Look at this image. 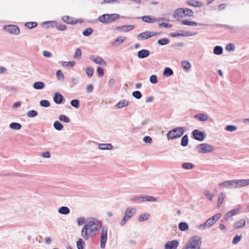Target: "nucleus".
<instances>
[{
    "mask_svg": "<svg viewBox=\"0 0 249 249\" xmlns=\"http://www.w3.org/2000/svg\"><path fill=\"white\" fill-rule=\"evenodd\" d=\"M178 228L181 231H185L189 229V226L186 222H180L178 224Z\"/></svg>",
    "mask_w": 249,
    "mask_h": 249,
    "instance_id": "nucleus-33",
    "label": "nucleus"
},
{
    "mask_svg": "<svg viewBox=\"0 0 249 249\" xmlns=\"http://www.w3.org/2000/svg\"><path fill=\"white\" fill-rule=\"evenodd\" d=\"M178 243L176 240L168 241L165 245V249H177Z\"/></svg>",
    "mask_w": 249,
    "mask_h": 249,
    "instance_id": "nucleus-13",
    "label": "nucleus"
},
{
    "mask_svg": "<svg viewBox=\"0 0 249 249\" xmlns=\"http://www.w3.org/2000/svg\"><path fill=\"white\" fill-rule=\"evenodd\" d=\"M132 96L137 99H140L142 97V94L140 91L136 90L132 92Z\"/></svg>",
    "mask_w": 249,
    "mask_h": 249,
    "instance_id": "nucleus-52",
    "label": "nucleus"
},
{
    "mask_svg": "<svg viewBox=\"0 0 249 249\" xmlns=\"http://www.w3.org/2000/svg\"><path fill=\"white\" fill-rule=\"evenodd\" d=\"M197 148L198 151L202 153H210L214 150L213 146L207 143L199 144L197 146Z\"/></svg>",
    "mask_w": 249,
    "mask_h": 249,
    "instance_id": "nucleus-7",
    "label": "nucleus"
},
{
    "mask_svg": "<svg viewBox=\"0 0 249 249\" xmlns=\"http://www.w3.org/2000/svg\"><path fill=\"white\" fill-rule=\"evenodd\" d=\"M112 148V145L110 143H102L99 145V148L101 150H110Z\"/></svg>",
    "mask_w": 249,
    "mask_h": 249,
    "instance_id": "nucleus-31",
    "label": "nucleus"
},
{
    "mask_svg": "<svg viewBox=\"0 0 249 249\" xmlns=\"http://www.w3.org/2000/svg\"><path fill=\"white\" fill-rule=\"evenodd\" d=\"M120 18V15L117 14H104L98 18V20L102 23L108 24Z\"/></svg>",
    "mask_w": 249,
    "mask_h": 249,
    "instance_id": "nucleus-3",
    "label": "nucleus"
},
{
    "mask_svg": "<svg viewBox=\"0 0 249 249\" xmlns=\"http://www.w3.org/2000/svg\"><path fill=\"white\" fill-rule=\"evenodd\" d=\"M241 209V207H239L237 208L234 209L228 213H227L225 215V219L227 220L229 218L235 215Z\"/></svg>",
    "mask_w": 249,
    "mask_h": 249,
    "instance_id": "nucleus-20",
    "label": "nucleus"
},
{
    "mask_svg": "<svg viewBox=\"0 0 249 249\" xmlns=\"http://www.w3.org/2000/svg\"><path fill=\"white\" fill-rule=\"evenodd\" d=\"M89 58L94 62L97 64H99L104 66L107 65V63L102 58L95 55H90Z\"/></svg>",
    "mask_w": 249,
    "mask_h": 249,
    "instance_id": "nucleus-11",
    "label": "nucleus"
},
{
    "mask_svg": "<svg viewBox=\"0 0 249 249\" xmlns=\"http://www.w3.org/2000/svg\"><path fill=\"white\" fill-rule=\"evenodd\" d=\"M236 188H240L249 185V179H235Z\"/></svg>",
    "mask_w": 249,
    "mask_h": 249,
    "instance_id": "nucleus-14",
    "label": "nucleus"
},
{
    "mask_svg": "<svg viewBox=\"0 0 249 249\" xmlns=\"http://www.w3.org/2000/svg\"><path fill=\"white\" fill-rule=\"evenodd\" d=\"M142 21L148 22L153 23L157 21V19L155 18H152L150 16H144L142 17Z\"/></svg>",
    "mask_w": 249,
    "mask_h": 249,
    "instance_id": "nucleus-26",
    "label": "nucleus"
},
{
    "mask_svg": "<svg viewBox=\"0 0 249 249\" xmlns=\"http://www.w3.org/2000/svg\"><path fill=\"white\" fill-rule=\"evenodd\" d=\"M84 242L82 239H79L77 242V247L78 249H83Z\"/></svg>",
    "mask_w": 249,
    "mask_h": 249,
    "instance_id": "nucleus-64",
    "label": "nucleus"
},
{
    "mask_svg": "<svg viewBox=\"0 0 249 249\" xmlns=\"http://www.w3.org/2000/svg\"><path fill=\"white\" fill-rule=\"evenodd\" d=\"M82 55L81 50L80 48H78L76 49L75 52L74 54V58H79Z\"/></svg>",
    "mask_w": 249,
    "mask_h": 249,
    "instance_id": "nucleus-62",
    "label": "nucleus"
},
{
    "mask_svg": "<svg viewBox=\"0 0 249 249\" xmlns=\"http://www.w3.org/2000/svg\"><path fill=\"white\" fill-rule=\"evenodd\" d=\"M194 118L200 121H205L208 120V116L205 114H198L195 115Z\"/></svg>",
    "mask_w": 249,
    "mask_h": 249,
    "instance_id": "nucleus-28",
    "label": "nucleus"
},
{
    "mask_svg": "<svg viewBox=\"0 0 249 249\" xmlns=\"http://www.w3.org/2000/svg\"><path fill=\"white\" fill-rule=\"evenodd\" d=\"M135 25H123L116 27V29L119 30H122L125 32H128L135 28Z\"/></svg>",
    "mask_w": 249,
    "mask_h": 249,
    "instance_id": "nucleus-22",
    "label": "nucleus"
},
{
    "mask_svg": "<svg viewBox=\"0 0 249 249\" xmlns=\"http://www.w3.org/2000/svg\"><path fill=\"white\" fill-rule=\"evenodd\" d=\"M61 19L65 23L71 25L75 24L78 22L77 20H73V18L68 16H64L62 17Z\"/></svg>",
    "mask_w": 249,
    "mask_h": 249,
    "instance_id": "nucleus-16",
    "label": "nucleus"
},
{
    "mask_svg": "<svg viewBox=\"0 0 249 249\" xmlns=\"http://www.w3.org/2000/svg\"><path fill=\"white\" fill-rule=\"evenodd\" d=\"M223 48L219 46H216L213 49V53L217 55H220L223 53Z\"/></svg>",
    "mask_w": 249,
    "mask_h": 249,
    "instance_id": "nucleus-36",
    "label": "nucleus"
},
{
    "mask_svg": "<svg viewBox=\"0 0 249 249\" xmlns=\"http://www.w3.org/2000/svg\"><path fill=\"white\" fill-rule=\"evenodd\" d=\"M187 4L195 7H201L203 6V3L196 0H189L186 2Z\"/></svg>",
    "mask_w": 249,
    "mask_h": 249,
    "instance_id": "nucleus-17",
    "label": "nucleus"
},
{
    "mask_svg": "<svg viewBox=\"0 0 249 249\" xmlns=\"http://www.w3.org/2000/svg\"><path fill=\"white\" fill-rule=\"evenodd\" d=\"M63 100V96L59 92H56L54 94L53 101L56 104H60Z\"/></svg>",
    "mask_w": 249,
    "mask_h": 249,
    "instance_id": "nucleus-18",
    "label": "nucleus"
},
{
    "mask_svg": "<svg viewBox=\"0 0 249 249\" xmlns=\"http://www.w3.org/2000/svg\"><path fill=\"white\" fill-rule=\"evenodd\" d=\"M183 12V8H178L175 11L174 17L176 18H182L184 16Z\"/></svg>",
    "mask_w": 249,
    "mask_h": 249,
    "instance_id": "nucleus-23",
    "label": "nucleus"
},
{
    "mask_svg": "<svg viewBox=\"0 0 249 249\" xmlns=\"http://www.w3.org/2000/svg\"><path fill=\"white\" fill-rule=\"evenodd\" d=\"M131 200L135 201L136 203H140L144 201V196H136L131 199Z\"/></svg>",
    "mask_w": 249,
    "mask_h": 249,
    "instance_id": "nucleus-44",
    "label": "nucleus"
},
{
    "mask_svg": "<svg viewBox=\"0 0 249 249\" xmlns=\"http://www.w3.org/2000/svg\"><path fill=\"white\" fill-rule=\"evenodd\" d=\"M150 216V214L148 213H142L139 217V221L140 222H143L147 220Z\"/></svg>",
    "mask_w": 249,
    "mask_h": 249,
    "instance_id": "nucleus-42",
    "label": "nucleus"
},
{
    "mask_svg": "<svg viewBox=\"0 0 249 249\" xmlns=\"http://www.w3.org/2000/svg\"><path fill=\"white\" fill-rule=\"evenodd\" d=\"M246 224V221L244 219H241L233 223V227L235 229H240L243 228Z\"/></svg>",
    "mask_w": 249,
    "mask_h": 249,
    "instance_id": "nucleus-21",
    "label": "nucleus"
},
{
    "mask_svg": "<svg viewBox=\"0 0 249 249\" xmlns=\"http://www.w3.org/2000/svg\"><path fill=\"white\" fill-rule=\"evenodd\" d=\"M242 237V236L241 235H238L237 234L233 239L232 242V244H237V243H238L240 241Z\"/></svg>",
    "mask_w": 249,
    "mask_h": 249,
    "instance_id": "nucleus-55",
    "label": "nucleus"
},
{
    "mask_svg": "<svg viewBox=\"0 0 249 249\" xmlns=\"http://www.w3.org/2000/svg\"><path fill=\"white\" fill-rule=\"evenodd\" d=\"M45 83L41 81L36 82L34 83L33 87L36 89H42L45 88Z\"/></svg>",
    "mask_w": 249,
    "mask_h": 249,
    "instance_id": "nucleus-24",
    "label": "nucleus"
},
{
    "mask_svg": "<svg viewBox=\"0 0 249 249\" xmlns=\"http://www.w3.org/2000/svg\"><path fill=\"white\" fill-rule=\"evenodd\" d=\"M219 185L227 188H236L235 179L225 181L220 183Z\"/></svg>",
    "mask_w": 249,
    "mask_h": 249,
    "instance_id": "nucleus-9",
    "label": "nucleus"
},
{
    "mask_svg": "<svg viewBox=\"0 0 249 249\" xmlns=\"http://www.w3.org/2000/svg\"><path fill=\"white\" fill-rule=\"evenodd\" d=\"M203 193L206 198L210 201L212 200L213 197V195L211 194L210 191L208 189H205Z\"/></svg>",
    "mask_w": 249,
    "mask_h": 249,
    "instance_id": "nucleus-34",
    "label": "nucleus"
},
{
    "mask_svg": "<svg viewBox=\"0 0 249 249\" xmlns=\"http://www.w3.org/2000/svg\"><path fill=\"white\" fill-rule=\"evenodd\" d=\"M184 133V129L182 127H178L169 131L167 134V137L169 139H175L182 136Z\"/></svg>",
    "mask_w": 249,
    "mask_h": 249,
    "instance_id": "nucleus-5",
    "label": "nucleus"
},
{
    "mask_svg": "<svg viewBox=\"0 0 249 249\" xmlns=\"http://www.w3.org/2000/svg\"><path fill=\"white\" fill-rule=\"evenodd\" d=\"M86 222V219L84 217H80L77 219V223L78 226H81L83 224H85Z\"/></svg>",
    "mask_w": 249,
    "mask_h": 249,
    "instance_id": "nucleus-54",
    "label": "nucleus"
},
{
    "mask_svg": "<svg viewBox=\"0 0 249 249\" xmlns=\"http://www.w3.org/2000/svg\"><path fill=\"white\" fill-rule=\"evenodd\" d=\"M3 29L7 31L9 34L18 35L20 33L18 27L15 25H8L3 26Z\"/></svg>",
    "mask_w": 249,
    "mask_h": 249,
    "instance_id": "nucleus-8",
    "label": "nucleus"
},
{
    "mask_svg": "<svg viewBox=\"0 0 249 249\" xmlns=\"http://www.w3.org/2000/svg\"><path fill=\"white\" fill-rule=\"evenodd\" d=\"M173 74V70L169 68H166L163 71V75L165 76L168 77Z\"/></svg>",
    "mask_w": 249,
    "mask_h": 249,
    "instance_id": "nucleus-41",
    "label": "nucleus"
},
{
    "mask_svg": "<svg viewBox=\"0 0 249 249\" xmlns=\"http://www.w3.org/2000/svg\"><path fill=\"white\" fill-rule=\"evenodd\" d=\"M40 105L42 107H48L50 106V103L47 100H43L40 101Z\"/></svg>",
    "mask_w": 249,
    "mask_h": 249,
    "instance_id": "nucleus-53",
    "label": "nucleus"
},
{
    "mask_svg": "<svg viewBox=\"0 0 249 249\" xmlns=\"http://www.w3.org/2000/svg\"><path fill=\"white\" fill-rule=\"evenodd\" d=\"M136 209L132 207H128L126 209L124 213V215L120 222V225L123 226L124 225L126 222L133 216V215L136 213Z\"/></svg>",
    "mask_w": 249,
    "mask_h": 249,
    "instance_id": "nucleus-6",
    "label": "nucleus"
},
{
    "mask_svg": "<svg viewBox=\"0 0 249 249\" xmlns=\"http://www.w3.org/2000/svg\"><path fill=\"white\" fill-rule=\"evenodd\" d=\"M156 199L153 196H144V201H155Z\"/></svg>",
    "mask_w": 249,
    "mask_h": 249,
    "instance_id": "nucleus-61",
    "label": "nucleus"
},
{
    "mask_svg": "<svg viewBox=\"0 0 249 249\" xmlns=\"http://www.w3.org/2000/svg\"><path fill=\"white\" fill-rule=\"evenodd\" d=\"M75 65L74 61H62V66L66 68H71L73 67Z\"/></svg>",
    "mask_w": 249,
    "mask_h": 249,
    "instance_id": "nucleus-35",
    "label": "nucleus"
},
{
    "mask_svg": "<svg viewBox=\"0 0 249 249\" xmlns=\"http://www.w3.org/2000/svg\"><path fill=\"white\" fill-rule=\"evenodd\" d=\"M9 126L14 130H19L21 128V125L18 123H12L10 124Z\"/></svg>",
    "mask_w": 249,
    "mask_h": 249,
    "instance_id": "nucleus-37",
    "label": "nucleus"
},
{
    "mask_svg": "<svg viewBox=\"0 0 249 249\" xmlns=\"http://www.w3.org/2000/svg\"><path fill=\"white\" fill-rule=\"evenodd\" d=\"M38 114V113L36 111L32 110L28 112L27 115L29 117H36Z\"/></svg>",
    "mask_w": 249,
    "mask_h": 249,
    "instance_id": "nucleus-59",
    "label": "nucleus"
},
{
    "mask_svg": "<svg viewBox=\"0 0 249 249\" xmlns=\"http://www.w3.org/2000/svg\"><path fill=\"white\" fill-rule=\"evenodd\" d=\"M192 134L194 138L198 141L201 142L204 139V133L198 129L193 130Z\"/></svg>",
    "mask_w": 249,
    "mask_h": 249,
    "instance_id": "nucleus-10",
    "label": "nucleus"
},
{
    "mask_svg": "<svg viewBox=\"0 0 249 249\" xmlns=\"http://www.w3.org/2000/svg\"><path fill=\"white\" fill-rule=\"evenodd\" d=\"M86 74L87 75L90 77L92 76L93 73V69L92 67H88L86 69Z\"/></svg>",
    "mask_w": 249,
    "mask_h": 249,
    "instance_id": "nucleus-60",
    "label": "nucleus"
},
{
    "mask_svg": "<svg viewBox=\"0 0 249 249\" xmlns=\"http://www.w3.org/2000/svg\"><path fill=\"white\" fill-rule=\"evenodd\" d=\"M59 213L61 214H68L70 212V209L66 206H62L58 210Z\"/></svg>",
    "mask_w": 249,
    "mask_h": 249,
    "instance_id": "nucleus-29",
    "label": "nucleus"
},
{
    "mask_svg": "<svg viewBox=\"0 0 249 249\" xmlns=\"http://www.w3.org/2000/svg\"><path fill=\"white\" fill-rule=\"evenodd\" d=\"M194 165L193 163L190 162H184L182 164V167L183 169L190 170L194 168Z\"/></svg>",
    "mask_w": 249,
    "mask_h": 249,
    "instance_id": "nucleus-39",
    "label": "nucleus"
},
{
    "mask_svg": "<svg viewBox=\"0 0 249 249\" xmlns=\"http://www.w3.org/2000/svg\"><path fill=\"white\" fill-rule=\"evenodd\" d=\"M107 234H101V243L100 247L102 249H104L106 246V243L107 240Z\"/></svg>",
    "mask_w": 249,
    "mask_h": 249,
    "instance_id": "nucleus-30",
    "label": "nucleus"
},
{
    "mask_svg": "<svg viewBox=\"0 0 249 249\" xmlns=\"http://www.w3.org/2000/svg\"><path fill=\"white\" fill-rule=\"evenodd\" d=\"M56 75L57 77V79L59 80H64V78H65L63 74L62 73L61 70H58L56 71Z\"/></svg>",
    "mask_w": 249,
    "mask_h": 249,
    "instance_id": "nucleus-56",
    "label": "nucleus"
},
{
    "mask_svg": "<svg viewBox=\"0 0 249 249\" xmlns=\"http://www.w3.org/2000/svg\"><path fill=\"white\" fill-rule=\"evenodd\" d=\"M125 39L123 36H120L112 43V45L117 46L123 43Z\"/></svg>",
    "mask_w": 249,
    "mask_h": 249,
    "instance_id": "nucleus-32",
    "label": "nucleus"
},
{
    "mask_svg": "<svg viewBox=\"0 0 249 249\" xmlns=\"http://www.w3.org/2000/svg\"><path fill=\"white\" fill-rule=\"evenodd\" d=\"M197 34V32H187L185 33H173L170 34V36L173 37L178 36H191Z\"/></svg>",
    "mask_w": 249,
    "mask_h": 249,
    "instance_id": "nucleus-12",
    "label": "nucleus"
},
{
    "mask_svg": "<svg viewBox=\"0 0 249 249\" xmlns=\"http://www.w3.org/2000/svg\"><path fill=\"white\" fill-rule=\"evenodd\" d=\"M25 25L29 29H32L37 26V23L36 22H27L25 24Z\"/></svg>",
    "mask_w": 249,
    "mask_h": 249,
    "instance_id": "nucleus-49",
    "label": "nucleus"
},
{
    "mask_svg": "<svg viewBox=\"0 0 249 249\" xmlns=\"http://www.w3.org/2000/svg\"><path fill=\"white\" fill-rule=\"evenodd\" d=\"M129 105V101L126 100H122L115 105L116 108H121L124 107H126Z\"/></svg>",
    "mask_w": 249,
    "mask_h": 249,
    "instance_id": "nucleus-27",
    "label": "nucleus"
},
{
    "mask_svg": "<svg viewBox=\"0 0 249 249\" xmlns=\"http://www.w3.org/2000/svg\"><path fill=\"white\" fill-rule=\"evenodd\" d=\"M71 105L73 107L77 108L80 106V102L77 99H73L71 101Z\"/></svg>",
    "mask_w": 249,
    "mask_h": 249,
    "instance_id": "nucleus-50",
    "label": "nucleus"
},
{
    "mask_svg": "<svg viewBox=\"0 0 249 249\" xmlns=\"http://www.w3.org/2000/svg\"><path fill=\"white\" fill-rule=\"evenodd\" d=\"M181 24L183 25H187L191 26H196L198 24L195 21H189L187 20H183L181 21Z\"/></svg>",
    "mask_w": 249,
    "mask_h": 249,
    "instance_id": "nucleus-38",
    "label": "nucleus"
},
{
    "mask_svg": "<svg viewBox=\"0 0 249 249\" xmlns=\"http://www.w3.org/2000/svg\"><path fill=\"white\" fill-rule=\"evenodd\" d=\"M184 17L185 16H189L192 17L193 16V12L190 9L188 8H183Z\"/></svg>",
    "mask_w": 249,
    "mask_h": 249,
    "instance_id": "nucleus-43",
    "label": "nucleus"
},
{
    "mask_svg": "<svg viewBox=\"0 0 249 249\" xmlns=\"http://www.w3.org/2000/svg\"><path fill=\"white\" fill-rule=\"evenodd\" d=\"M225 197L226 194L224 192L221 193L219 195L217 203V206L218 208H219L221 206Z\"/></svg>",
    "mask_w": 249,
    "mask_h": 249,
    "instance_id": "nucleus-25",
    "label": "nucleus"
},
{
    "mask_svg": "<svg viewBox=\"0 0 249 249\" xmlns=\"http://www.w3.org/2000/svg\"><path fill=\"white\" fill-rule=\"evenodd\" d=\"M237 129V126L233 125H228L226 126L225 130L229 132H234Z\"/></svg>",
    "mask_w": 249,
    "mask_h": 249,
    "instance_id": "nucleus-48",
    "label": "nucleus"
},
{
    "mask_svg": "<svg viewBox=\"0 0 249 249\" xmlns=\"http://www.w3.org/2000/svg\"><path fill=\"white\" fill-rule=\"evenodd\" d=\"M92 32L93 30L91 28H88L83 32V35L84 36H88L92 34Z\"/></svg>",
    "mask_w": 249,
    "mask_h": 249,
    "instance_id": "nucleus-57",
    "label": "nucleus"
},
{
    "mask_svg": "<svg viewBox=\"0 0 249 249\" xmlns=\"http://www.w3.org/2000/svg\"><path fill=\"white\" fill-rule=\"evenodd\" d=\"M57 29L59 31H65L67 29V26L64 24H58L57 23V26H56Z\"/></svg>",
    "mask_w": 249,
    "mask_h": 249,
    "instance_id": "nucleus-63",
    "label": "nucleus"
},
{
    "mask_svg": "<svg viewBox=\"0 0 249 249\" xmlns=\"http://www.w3.org/2000/svg\"><path fill=\"white\" fill-rule=\"evenodd\" d=\"M69 82L70 84L72 85V86H74L79 82V79L78 78H76L74 76H71L69 78Z\"/></svg>",
    "mask_w": 249,
    "mask_h": 249,
    "instance_id": "nucleus-46",
    "label": "nucleus"
},
{
    "mask_svg": "<svg viewBox=\"0 0 249 249\" xmlns=\"http://www.w3.org/2000/svg\"><path fill=\"white\" fill-rule=\"evenodd\" d=\"M201 237L196 235L191 238L182 249H199L201 244Z\"/></svg>",
    "mask_w": 249,
    "mask_h": 249,
    "instance_id": "nucleus-2",
    "label": "nucleus"
},
{
    "mask_svg": "<svg viewBox=\"0 0 249 249\" xmlns=\"http://www.w3.org/2000/svg\"><path fill=\"white\" fill-rule=\"evenodd\" d=\"M59 119L61 121L65 122V123H69L70 122L69 118L64 115H60L59 117Z\"/></svg>",
    "mask_w": 249,
    "mask_h": 249,
    "instance_id": "nucleus-58",
    "label": "nucleus"
},
{
    "mask_svg": "<svg viewBox=\"0 0 249 249\" xmlns=\"http://www.w3.org/2000/svg\"><path fill=\"white\" fill-rule=\"evenodd\" d=\"M150 54L149 51L146 49H142L138 52L137 55L139 58L142 59L147 57Z\"/></svg>",
    "mask_w": 249,
    "mask_h": 249,
    "instance_id": "nucleus-19",
    "label": "nucleus"
},
{
    "mask_svg": "<svg viewBox=\"0 0 249 249\" xmlns=\"http://www.w3.org/2000/svg\"><path fill=\"white\" fill-rule=\"evenodd\" d=\"M158 43L160 45H165L169 43V40L166 38H162L158 40Z\"/></svg>",
    "mask_w": 249,
    "mask_h": 249,
    "instance_id": "nucleus-51",
    "label": "nucleus"
},
{
    "mask_svg": "<svg viewBox=\"0 0 249 249\" xmlns=\"http://www.w3.org/2000/svg\"><path fill=\"white\" fill-rule=\"evenodd\" d=\"M152 33L150 31H145L140 33L137 36L138 40H144L151 37Z\"/></svg>",
    "mask_w": 249,
    "mask_h": 249,
    "instance_id": "nucleus-15",
    "label": "nucleus"
},
{
    "mask_svg": "<svg viewBox=\"0 0 249 249\" xmlns=\"http://www.w3.org/2000/svg\"><path fill=\"white\" fill-rule=\"evenodd\" d=\"M188 137L187 135H184L181 139V144L183 146H186L188 143Z\"/></svg>",
    "mask_w": 249,
    "mask_h": 249,
    "instance_id": "nucleus-47",
    "label": "nucleus"
},
{
    "mask_svg": "<svg viewBox=\"0 0 249 249\" xmlns=\"http://www.w3.org/2000/svg\"><path fill=\"white\" fill-rule=\"evenodd\" d=\"M181 66L185 70H189L191 67L190 63L188 61H183L181 62Z\"/></svg>",
    "mask_w": 249,
    "mask_h": 249,
    "instance_id": "nucleus-40",
    "label": "nucleus"
},
{
    "mask_svg": "<svg viewBox=\"0 0 249 249\" xmlns=\"http://www.w3.org/2000/svg\"><path fill=\"white\" fill-rule=\"evenodd\" d=\"M221 216V214L219 213L215 214L207 219L203 224L199 225L198 226V228L204 230L211 227L219 220Z\"/></svg>",
    "mask_w": 249,
    "mask_h": 249,
    "instance_id": "nucleus-4",
    "label": "nucleus"
},
{
    "mask_svg": "<svg viewBox=\"0 0 249 249\" xmlns=\"http://www.w3.org/2000/svg\"><path fill=\"white\" fill-rule=\"evenodd\" d=\"M102 228V222L94 217H89L86 219V222L81 230V233L98 232Z\"/></svg>",
    "mask_w": 249,
    "mask_h": 249,
    "instance_id": "nucleus-1",
    "label": "nucleus"
},
{
    "mask_svg": "<svg viewBox=\"0 0 249 249\" xmlns=\"http://www.w3.org/2000/svg\"><path fill=\"white\" fill-rule=\"evenodd\" d=\"M54 128L57 130H61L63 128V125L59 121H55L53 123Z\"/></svg>",
    "mask_w": 249,
    "mask_h": 249,
    "instance_id": "nucleus-45",
    "label": "nucleus"
}]
</instances>
